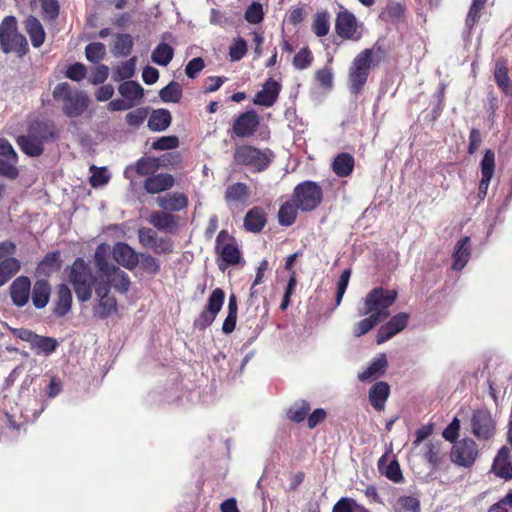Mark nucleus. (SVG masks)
Here are the masks:
<instances>
[{"mask_svg": "<svg viewBox=\"0 0 512 512\" xmlns=\"http://www.w3.org/2000/svg\"><path fill=\"white\" fill-rule=\"evenodd\" d=\"M265 222V215L258 207L252 208L244 218V226L251 232L260 231L265 225Z\"/></svg>", "mask_w": 512, "mask_h": 512, "instance_id": "34", "label": "nucleus"}, {"mask_svg": "<svg viewBox=\"0 0 512 512\" xmlns=\"http://www.w3.org/2000/svg\"><path fill=\"white\" fill-rule=\"evenodd\" d=\"M72 304V294L70 289L65 284H60L57 290V301L54 312L58 316L66 315Z\"/></svg>", "mask_w": 512, "mask_h": 512, "instance_id": "29", "label": "nucleus"}, {"mask_svg": "<svg viewBox=\"0 0 512 512\" xmlns=\"http://www.w3.org/2000/svg\"><path fill=\"white\" fill-rule=\"evenodd\" d=\"M280 84L272 79H268L262 89L255 95L254 104L265 107L272 106L278 98Z\"/></svg>", "mask_w": 512, "mask_h": 512, "instance_id": "19", "label": "nucleus"}, {"mask_svg": "<svg viewBox=\"0 0 512 512\" xmlns=\"http://www.w3.org/2000/svg\"><path fill=\"white\" fill-rule=\"evenodd\" d=\"M136 69V57H132L127 61L118 64L113 71V79L120 81L131 78Z\"/></svg>", "mask_w": 512, "mask_h": 512, "instance_id": "39", "label": "nucleus"}, {"mask_svg": "<svg viewBox=\"0 0 512 512\" xmlns=\"http://www.w3.org/2000/svg\"><path fill=\"white\" fill-rule=\"evenodd\" d=\"M409 315L400 312L380 327L377 333V344H382L401 332L408 324Z\"/></svg>", "mask_w": 512, "mask_h": 512, "instance_id": "15", "label": "nucleus"}, {"mask_svg": "<svg viewBox=\"0 0 512 512\" xmlns=\"http://www.w3.org/2000/svg\"><path fill=\"white\" fill-rule=\"evenodd\" d=\"M109 76V68L106 65H99L95 67L92 74L89 77V82L97 85L106 81Z\"/></svg>", "mask_w": 512, "mask_h": 512, "instance_id": "60", "label": "nucleus"}, {"mask_svg": "<svg viewBox=\"0 0 512 512\" xmlns=\"http://www.w3.org/2000/svg\"><path fill=\"white\" fill-rule=\"evenodd\" d=\"M471 255L470 237L465 236L461 238L455 245V251L453 254V265L454 270H462L468 263Z\"/></svg>", "mask_w": 512, "mask_h": 512, "instance_id": "20", "label": "nucleus"}, {"mask_svg": "<svg viewBox=\"0 0 512 512\" xmlns=\"http://www.w3.org/2000/svg\"><path fill=\"white\" fill-rule=\"evenodd\" d=\"M112 255L119 265L129 270L134 269L139 262L138 253L123 242H118L113 246Z\"/></svg>", "mask_w": 512, "mask_h": 512, "instance_id": "18", "label": "nucleus"}, {"mask_svg": "<svg viewBox=\"0 0 512 512\" xmlns=\"http://www.w3.org/2000/svg\"><path fill=\"white\" fill-rule=\"evenodd\" d=\"M53 97L63 102V111L70 118L80 116L88 106L87 95L82 91H73L67 83L58 84L53 90Z\"/></svg>", "mask_w": 512, "mask_h": 512, "instance_id": "4", "label": "nucleus"}, {"mask_svg": "<svg viewBox=\"0 0 512 512\" xmlns=\"http://www.w3.org/2000/svg\"><path fill=\"white\" fill-rule=\"evenodd\" d=\"M31 281L26 276L17 277L10 286L12 302L17 307L25 306L30 298Z\"/></svg>", "mask_w": 512, "mask_h": 512, "instance_id": "17", "label": "nucleus"}, {"mask_svg": "<svg viewBox=\"0 0 512 512\" xmlns=\"http://www.w3.org/2000/svg\"><path fill=\"white\" fill-rule=\"evenodd\" d=\"M51 287L45 280L35 282L32 290V302L37 309L44 308L50 299Z\"/></svg>", "mask_w": 512, "mask_h": 512, "instance_id": "27", "label": "nucleus"}, {"mask_svg": "<svg viewBox=\"0 0 512 512\" xmlns=\"http://www.w3.org/2000/svg\"><path fill=\"white\" fill-rule=\"evenodd\" d=\"M20 270V262L7 257L0 262V287L5 285Z\"/></svg>", "mask_w": 512, "mask_h": 512, "instance_id": "35", "label": "nucleus"}, {"mask_svg": "<svg viewBox=\"0 0 512 512\" xmlns=\"http://www.w3.org/2000/svg\"><path fill=\"white\" fill-rule=\"evenodd\" d=\"M509 450L506 447H502L497 456L494 459L492 471L495 475L504 478H512V463L508 461Z\"/></svg>", "mask_w": 512, "mask_h": 512, "instance_id": "22", "label": "nucleus"}, {"mask_svg": "<svg viewBox=\"0 0 512 512\" xmlns=\"http://www.w3.org/2000/svg\"><path fill=\"white\" fill-rule=\"evenodd\" d=\"M310 410V404L304 400L295 402L288 411V418L294 422H301L305 419Z\"/></svg>", "mask_w": 512, "mask_h": 512, "instance_id": "45", "label": "nucleus"}, {"mask_svg": "<svg viewBox=\"0 0 512 512\" xmlns=\"http://www.w3.org/2000/svg\"><path fill=\"white\" fill-rule=\"evenodd\" d=\"M395 512H420L418 499L411 496L400 497L394 506Z\"/></svg>", "mask_w": 512, "mask_h": 512, "instance_id": "48", "label": "nucleus"}, {"mask_svg": "<svg viewBox=\"0 0 512 512\" xmlns=\"http://www.w3.org/2000/svg\"><path fill=\"white\" fill-rule=\"evenodd\" d=\"M495 170V155L491 150H487L481 161L482 177L492 178Z\"/></svg>", "mask_w": 512, "mask_h": 512, "instance_id": "51", "label": "nucleus"}, {"mask_svg": "<svg viewBox=\"0 0 512 512\" xmlns=\"http://www.w3.org/2000/svg\"><path fill=\"white\" fill-rule=\"evenodd\" d=\"M422 453L425 460L433 467H437L445 455L442 442L439 440L426 442L422 447Z\"/></svg>", "mask_w": 512, "mask_h": 512, "instance_id": "25", "label": "nucleus"}, {"mask_svg": "<svg viewBox=\"0 0 512 512\" xmlns=\"http://www.w3.org/2000/svg\"><path fill=\"white\" fill-rule=\"evenodd\" d=\"M173 56V48L166 43H161L152 51L151 60L157 65L167 66Z\"/></svg>", "mask_w": 512, "mask_h": 512, "instance_id": "36", "label": "nucleus"}, {"mask_svg": "<svg viewBox=\"0 0 512 512\" xmlns=\"http://www.w3.org/2000/svg\"><path fill=\"white\" fill-rule=\"evenodd\" d=\"M494 78L498 86L508 94L511 90V85L508 76V69L503 62L498 61L495 65Z\"/></svg>", "mask_w": 512, "mask_h": 512, "instance_id": "41", "label": "nucleus"}, {"mask_svg": "<svg viewBox=\"0 0 512 512\" xmlns=\"http://www.w3.org/2000/svg\"><path fill=\"white\" fill-rule=\"evenodd\" d=\"M387 364L386 355H378L363 372L358 374L359 380L369 381L380 377L385 373Z\"/></svg>", "mask_w": 512, "mask_h": 512, "instance_id": "23", "label": "nucleus"}, {"mask_svg": "<svg viewBox=\"0 0 512 512\" xmlns=\"http://www.w3.org/2000/svg\"><path fill=\"white\" fill-rule=\"evenodd\" d=\"M130 287V278L126 272L115 265H110L108 271L99 275L95 286L98 307L95 314L99 318H107L117 311L116 299L110 295V288L119 293H127Z\"/></svg>", "mask_w": 512, "mask_h": 512, "instance_id": "1", "label": "nucleus"}, {"mask_svg": "<svg viewBox=\"0 0 512 512\" xmlns=\"http://www.w3.org/2000/svg\"><path fill=\"white\" fill-rule=\"evenodd\" d=\"M99 276L92 274L90 266L82 259L78 258L71 266L69 282L72 284L76 297L81 302H87L92 297V288L95 289Z\"/></svg>", "mask_w": 512, "mask_h": 512, "instance_id": "2", "label": "nucleus"}, {"mask_svg": "<svg viewBox=\"0 0 512 512\" xmlns=\"http://www.w3.org/2000/svg\"><path fill=\"white\" fill-rule=\"evenodd\" d=\"M204 67V60L200 57H196L188 62L185 68V73L189 78H195Z\"/></svg>", "mask_w": 512, "mask_h": 512, "instance_id": "61", "label": "nucleus"}, {"mask_svg": "<svg viewBox=\"0 0 512 512\" xmlns=\"http://www.w3.org/2000/svg\"><path fill=\"white\" fill-rule=\"evenodd\" d=\"M354 168V158L349 153H341L334 158L332 169L339 177L349 176Z\"/></svg>", "mask_w": 512, "mask_h": 512, "instance_id": "31", "label": "nucleus"}, {"mask_svg": "<svg viewBox=\"0 0 512 512\" xmlns=\"http://www.w3.org/2000/svg\"><path fill=\"white\" fill-rule=\"evenodd\" d=\"M133 47V38L129 34H118L113 53L116 56H127Z\"/></svg>", "mask_w": 512, "mask_h": 512, "instance_id": "42", "label": "nucleus"}, {"mask_svg": "<svg viewBox=\"0 0 512 512\" xmlns=\"http://www.w3.org/2000/svg\"><path fill=\"white\" fill-rule=\"evenodd\" d=\"M107 250L108 247L106 245H100L97 247L94 254L95 265L98 268L99 275H102L103 273L108 271V268L111 265L106 261Z\"/></svg>", "mask_w": 512, "mask_h": 512, "instance_id": "55", "label": "nucleus"}, {"mask_svg": "<svg viewBox=\"0 0 512 512\" xmlns=\"http://www.w3.org/2000/svg\"><path fill=\"white\" fill-rule=\"evenodd\" d=\"M297 207L296 202L288 201L284 203L278 212L279 223L283 226H290L294 223L297 217Z\"/></svg>", "mask_w": 512, "mask_h": 512, "instance_id": "38", "label": "nucleus"}, {"mask_svg": "<svg viewBox=\"0 0 512 512\" xmlns=\"http://www.w3.org/2000/svg\"><path fill=\"white\" fill-rule=\"evenodd\" d=\"M174 184V178L170 174H157L149 177L144 183V188L150 194L168 190Z\"/></svg>", "mask_w": 512, "mask_h": 512, "instance_id": "24", "label": "nucleus"}, {"mask_svg": "<svg viewBox=\"0 0 512 512\" xmlns=\"http://www.w3.org/2000/svg\"><path fill=\"white\" fill-rule=\"evenodd\" d=\"M471 430L478 440H490L495 433V421L491 413L487 410L474 412L471 418Z\"/></svg>", "mask_w": 512, "mask_h": 512, "instance_id": "11", "label": "nucleus"}, {"mask_svg": "<svg viewBox=\"0 0 512 512\" xmlns=\"http://www.w3.org/2000/svg\"><path fill=\"white\" fill-rule=\"evenodd\" d=\"M311 53L307 48L301 49L294 57V65L298 69H305L311 63Z\"/></svg>", "mask_w": 512, "mask_h": 512, "instance_id": "62", "label": "nucleus"}, {"mask_svg": "<svg viewBox=\"0 0 512 512\" xmlns=\"http://www.w3.org/2000/svg\"><path fill=\"white\" fill-rule=\"evenodd\" d=\"M273 157L269 149L260 150L250 145L239 146L234 152V160L237 164L249 166L254 171L266 169Z\"/></svg>", "mask_w": 512, "mask_h": 512, "instance_id": "6", "label": "nucleus"}, {"mask_svg": "<svg viewBox=\"0 0 512 512\" xmlns=\"http://www.w3.org/2000/svg\"><path fill=\"white\" fill-rule=\"evenodd\" d=\"M60 263V254L58 252H54L45 256L43 261L40 263L39 268L45 273H50L57 270L60 267Z\"/></svg>", "mask_w": 512, "mask_h": 512, "instance_id": "56", "label": "nucleus"}, {"mask_svg": "<svg viewBox=\"0 0 512 512\" xmlns=\"http://www.w3.org/2000/svg\"><path fill=\"white\" fill-rule=\"evenodd\" d=\"M372 55V49H365L352 61L349 69V82L354 93H358L367 81Z\"/></svg>", "mask_w": 512, "mask_h": 512, "instance_id": "8", "label": "nucleus"}, {"mask_svg": "<svg viewBox=\"0 0 512 512\" xmlns=\"http://www.w3.org/2000/svg\"><path fill=\"white\" fill-rule=\"evenodd\" d=\"M52 137L48 126L45 124H37L32 126L26 136H20L17 143L22 151L29 156H39L43 152V143Z\"/></svg>", "mask_w": 512, "mask_h": 512, "instance_id": "7", "label": "nucleus"}, {"mask_svg": "<svg viewBox=\"0 0 512 512\" xmlns=\"http://www.w3.org/2000/svg\"><path fill=\"white\" fill-rule=\"evenodd\" d=\"M0 45L4 53L24 55L28 50L26 38L17 31L16 19L6 17L0 24Z\"/></svg>", "mask_w": 512, "mask_h": 512, "instance_id": "5", "label": "nucleus"}, {"mask_svg": "<svg viewBox=\"0 0 512 512\" xmlns=\"http://www.w3.org/2000/svg\"><path fill=\"white\" fill-rule=\"evenodd\" d=\"M18 157L2 158L0 157V175L14 179L18 175V169L16 167Z\"/></svg>", "mask_w": 512, "mask_h": 512, "instance_id": "49", "label": "nucleus"}, {"mask_svg": "<svg viewBox=\"0 0 512 512\" xmlns=\"http://www.w3.org/2000/svg\"><path fill=\"white\" fill-rule=\"evenodd\" d=\"M351 276V271L349 269L344 270L339 278L337 284V295H336V305H339L342 301V298L346 292L349 280Z\"/></svg>", "mask_w": 512, "mask_h": 512, "instance_id": "57", "label": "nucleus"}, {"mask_svg": "<svg viewBox=\"0 0 512 512\" xmlns=\"http://www.w3.org/2000/svg\"><path fill=\"white\" fill-rule=\"evenodd\" d=\"M478 447L471 438H464L454 443L451 461L461 467H471L478 457Z\"/></svg>", "mask_w": 512, "mask_h": 512, "instance_id": "10", "label": "nucleus"}, {"mask_svg": "<svg viewBox=\"0 0 512 512\" xmlns=\"http://www.w3.org/2000/svg\"><path fill=\"white\" fill-rule=\"evenodd\" d=\"M247 52V44L242 38H237L229 47V57L232 61H239Z\"/></svg>", "mask_w": 512, "mask_h": 512, "instance_id": "54", "label": "nucleus"}, {"mask_svg": "<svg viewBox=\"0 0 512 512\" xmlns=\"http://www.w3.org/2000/svg\"><path fill=\"white\" fill-rule=\"evenodd\" d=\"M149 222L157 229L169 232L175 229L177 225L176 217L164 212L153 213Z\"/></svg>", "mask_w": 512, "mask_h": 512, "instance_id": "33", "label": "nucleus"}, {"mask_svg": "<svg viewBox=\"0 0 512 512\" xmlns=\"http://www.w3.org/2000/svg\"><path fill=\"white\" fill-rule=\"evenodd\" d=\"M225 197L228 202H242L248 197V187L243 183H236L227 189Z\"/></svg>", "mask_w": 512, "mask_h": 512, "instance_id": "44", "label": "nucleus"}, {"mask_svg": "<svg viewBox=\"0 0 512 512\" xmlns=\"http://www.w3.org/2000/svg\"><path fill=\"white\" fill-rule=\"evenodd\" d=\"M25 28L30 36L31 43L34 47H40L45 40V31L40 21L30 16L25 21Z\"/></svg>", "mask_w": 512, "mask_h": 512, "instance_id": "28", "label": "nucleus"}, {"mask_svg": "<svg viewBox=\"0 0 512 512\" xmlns=\"http://www.w3.org/2000/svg\"><path fill=\"white\" fill-rule=\"evenodd\" d=\"M138 238H139V242L144 247L151 249V247L153 246V244L157 238V235L152 229L142 227L138 230Z\"/></svg>", "mask_w": 512, "mask_h": 512, "instance_id": "59", "label": "nucleus"}, {"mask_svg": "<svg viewBox=\"0 0 512 512\" xmlns=\"http://www.w3.org/2000/svg\"><path fill=\"white\" fill-rule=\"evenodd\" d=\"M379 322L380 321L378 320V318L373 317L369 314V317L362 319L361 321L354 325L353 334L356 337H360L361 335H364L367 332H369Z\"/></svg>", "mask_w": 512, "mask_h": 512, "instance_id": "53", "label": "nucleus"}, {"mask_svg": "<svg viewBox=\"0 0 512 512\" xmlns=\"http://www.w3.org/2000/svg\"><path fill=\"white\" fill-rule=\"evenodd\" d=\"M330 30V17L326 11L318 12L313 22V31L318 37L326 36Z\"/></svg>", "mask_w": 512, "mask_h": 512, "instance_id": "43", "label": "nucleus"}, {"mask_svg": "<svg viewBox=\"0 0 512 512\" xmlns=\"http://www.w3.org/2000/svg\"><path fill=\"white\" fill-rule=\"evenodd\" d=\"M259 126V116L254 111L240 114L233 124V132L238 137L251 136Z\"/></svg>", "mask_w": 512, "mask_h": 512, "instance_id": "16", "label": "nucleus"}, {"mask_svg": "<svg viewBox=\"0 0 512 512\" xmlns=\"http://www.w3.org/2000/svg\"><path fill=\"white\" fill-rule=\"evenodd\" d=\"M396 298L397 292L394 290L374 288L365 297L364 308L360 315L370 314L382 321L389 316L388 308L395 302Z\"/></svg>", "mask_w": 512, "mask_h": 512, "instance_id": "3", "label": "nucleus"}, {"mask_svg": "<svg viewBox=\"0 0 512 512\" xmlns=\"http://www.w3.org/2000/svg\"><path fill=\"white\" fill-rule=\"evenodd\" d=\"M182 90L178 83L170 82L167 86H165L159 93L160 98L164 102H178L181 98Z\"/></svg>", "mask_w": 512, "mask_h": 512, "instance_id": "47", "label": "nucleus"}, {"mask_svg": "<svg viewBox=\"0 0 512 512\" xmlns=\"http://www.w3.org/2000/svg\"><path fill=\"white\" fill-rule=\"evenodd\" d=\"M263 7L259 2H252L245 11V19L249 23L258 24L263 20Z\"/></svg>", "mask_w": 512, "mask_h": 512, "instance_id": "50", "label": "nucleus"}, {"mask_svg": "<svg viewBox=\"0 0 512 512\" xmlns=\"http://www.w3.org/2000/svg\"><path fill=\"white\" fill-rule=\"evenodd\" d=\"M90 184L94 188L105 186L111 179V174L106 167H90Z\"/></svg>", "mask_w": 512, "mask_h": 512, "instance_id": "40", "label": "nucleus"}, {"mask_svg": "<svg viewBox=\"0 0 512 512\" xmlns=\"http://www.w3.org/2000/svg\"><path fill=\"white\" fill-rule=\"evenodd\" d=\"M156 201L159 207L170 211H180L188 204L187 197L182 193H169L158 197Z\"/></svg>", "mask_w": 512, "mask_h": 512, "instance_id": "26", "label": "nucleus"}, {"mask_svg": "<svg viewBox=\"0 0 512 512\" xmlns=\"http://www.w3.org/2000/svg\"><path fill=\"white\" fill-rule=\"evenodd\" d=\"M138 257H139L138 263L140 264V266L143 270H145L146 272H148L150 274L158 273V271L160 269V264L156 258H154L151 255L146 254V253L138 254Z\"/></svg>", "mask_w": 512, "mask_h": 512, "instance_id": "52", "label": "nucleus"}, {"mask_svg": "<svg viewBox=\"0 0 512 512\" xmlns=\"http://www.w3.org/2000/svg\"><path fill=\"white\" fill-rule=\"evenodd\" d=\"M390 388L386 382L375 383L369 390V401L374 409L381 411L389 397Z\"/></svg>", "mask_w": 512, "mask_h": 512, "instance_id": "21", "label": "nucleus"}, {"mask_svg": "<svg viewBox=\"0 0 512 512\" xmlns=\"http://www.w3.org/2000/svg\"><path fill=\"white\" fill-rule=\"evenodd\" d=\"M294 200L300 210H314L322 200V190L312 181L300 183L294 189Z\"/></svg>", "mask_w": 512, "mask_h": 512, "instance_id": "9", "label": "nucleus"}, {"mask_svg": "<svg viewBox=\"0 0 512 512\" xmlns=\"http://www.w3.org/2000/svg\"><path fill=\"white\" fill-rule=\"evenodd\" d=\"M224 302V292L221 289H215L208 300L206 310H204L199 318L195 321V325L200 329L208 327L221 310Z\"/></svg>", "mask_w": 512, "mask_h": 512, "instance_id": "14", "label": "nucleus"}, {"mask_svg": "<svg viewBox=\"0 0 512 512\" xmlns=\"http://www.w3.org/2000/svg\"><path fill=\"white\" fill-rule=\"evenodd\" d=\"M357 502L351 498H341L333 507V512H354Z\"/></svg>", "mask_w": 512, "mask_h": 512, "instance_id": "64", "label": "nucleus"}, {"mask_svg": "<svg viewBox=\"0 0 512 512\" xmlns=\"http://www.w3.org/2000/svg\"><path fill=\"white\" fill-rule=\"evenodd\" d=\"M171 124V114L168 110H154L148 119V127L152 131L161 132Z\"/></svg>", "mask_w": 512, "mask_h": 512, "instance_id": "30", "label": "nucleus"}, {"mask_svg": "<svg viewBox=\"0 0 512 512\" xmlns=\"http://www.w3.org/2000/svg\"><path fill=\"white\" fill-rule=\"evenodd\" d=\"M216 251L226 264L234 265L240 261L241 255L235 240L226 231L217 235Z\"/></svg>", "mask_w": 512, "mask_h": 512, "instance_id": "13", "label": "nucleus"}, {"mask_svg": "<svg viewBox=\"0 0 512 512\" xmlns=\"http://www.w3.org/2000/svg\"><path fill=\"white\" fill-rule=\"evenodd\" d=\"M179 141L175 136H163L152 143V147L156 150L174 149L178 146Z\"/></svg>", "mask_w": 512, "mask_h": 512, "instance_id": "58", "label": "nucleus"}, {"mask_svg": "<svg viewBox=\"0 0 512 512\" xmlns=\"http://www.w3.org/2000/svg\"><path fill=\"white\" fill-rule=\"evenodd\" d=\"M85 55L88 61L98 63L105 57L106 47L100 42L90 43L85 48Z\"/></svg>", "mask_w": 512, "mask_h": 512, "instance_id": "46", "label": "nucleus"}, {"mask_svg": "<svg viewBox=\"0 0 512 512\" xmlns=\"http://www.w3.org/2000/svg\"><path fill=\"white\" fill-rule=\"evenodd\" d=\"M460 430V421L458 418H454L452 422L444 429L442 435L443 437L450 442H456V439L459 435Z\"/></svg>", "mask_w": 512, "mask_h": 512, "instance_id": "63", "label": "nucleus"}, {"mask_svg": "<svg viewBox=\"0 0 512 512\" xmlns=\"http://www.w3.org/2000/svg\"><path fill=\"white\" fill-rule=\"evenodd\" d=\"M56 347H57V341L54 338L40 336L37 334L35 335L32 343H31V348L37 354L49 355L56 349Z\"/></svg>", "mask_w": 512, "mask_h": 512, "instance_id": "37", "label": "nucleus"}, {"mask_svg": "<svg viewBox=\"0 0 512 512\" xmlns=\"http://www.w3.org/2000/svg\"><path fill=\"white\" fill-rule=\"evenodd\" d=\"M361 24L357 22L354 14L347 10H342L337 14L335 29L341 38L358 40L361 37Z\"/></svg>", "mask_w": 512, "mask_h": 512, "instance_id": "12", "label": "nucleus"}, {"mask_svg": "<svg viewBox=\"0 0 512 512\" xmlns=\"http://www.w3.org/2000/svg\"><path fill=\"white\" fill-rule=\"evenodd\" d=\"M118 91L121 96L129 103H132V105H134L135 102L141 100L144 95L143 88L140 86V84L134 81H126L122 83L119 86Z\"/></svg>", "mask_w": 512, "mask_h": 512, "instance_id": "32", "label": "nucleus"}]
</instances>
